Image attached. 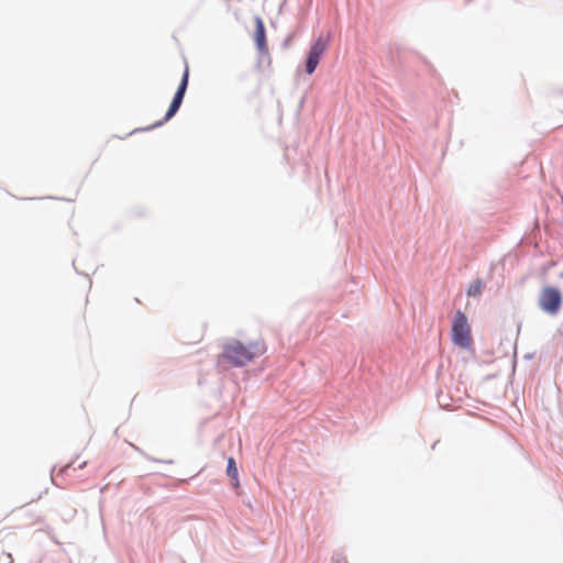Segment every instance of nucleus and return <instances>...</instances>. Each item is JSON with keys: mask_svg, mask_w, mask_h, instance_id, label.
Returning <instances> with one entry per match:
<instances>
[{"mask_svg": "<svg viewBox=\"0 0 563 563\" xmlns=\"http://www.w3.org/2000/svg\"><path fill=\"white\" fill-rule=\"evenodd\" d=\"M266 352V344L263 340H255L243 343L232 340L223 345L221 360L233 366H243Z\"/></svg>", "mask_w": 563, "mask_h": 563, "instance_id": "1", "label": "nucleus"}, {"mask_svg": "<svg viewBox=\"0 0 563 563\" xmlns=\"http://www.w3.org/2000/svg\"><path fill=\"white\" fill-rule=\"evenodd\" d=\"M329 45V37L319 36L313 45L311 46L307 60H306V71L311 75L319 65L320 58L323 53L327 51Z\"/></svg>", "mask_w": 563, "mask_h": 563, "instance_id": "4", "label": "nucleus"}, {"mask_svg": "<svg viewBox=\"0 0 563 563\" xmlns=\"http://www.w3.org/2000/svg\"><path fill=\"white\" fill-rule=\"evenodd\" d=\"M562 305V296L559 289L548 286L541 290L539 297V307L550 313L556 314Z\"/></svg>", "mask_w": 563, "mask_h": 563, "instance_id": "3", "label": "nucleus"}, {"mask_svg": "<svg viewBox=\"0 0 563 563\" xmlns=\"http://www.w3.org/2000/svg\"><path fill=\"white\" fill-rule=\"evenodd\" d=\"M73 467V464H68L64 467L63 472L68 473V471Z\"/></svg>", "mask_w": 563, "mask_h": 563, "instance_id": "9", "label": "nucleus"}, {"mask_svg": "<svg viewBox=\"0 0 563 563\" xmlns=\"http://www.w3.org/2000/svg\"><path fill=\"white\" fill-rule=\"evenodd\" d=\"M254 42L260 54L267 60V64L271 65L272 60L266 41L265 26L261 16L255 18Z\"/></svg>", "mask_w": 563, "mask_h": 563, "instance_id": "6", "label": "nucleus"}, {"mask_svg": "<svg viewBox=\"0 0 563 563\" xmlns=\"http://www.w3.org/2000/svg\"><path fill=\"white\" fill-rule=\"evenodd\" d=\"M86 464V462L79 463L78 466L82 467Z\"/></svg>", "mask_w": 563, "mask_h": 563, "instance_id": "10", "label": "nucleus"}, {"mask_svg": "<svg viewBox=\"0 0 563 563\" xmlns=\"http://www.w3.org/2000/svg\"><path fill=\"white\" fill-rule=\"evenodd\" d=\"M451 339L454 345L462 350L473 347V335L471 324L464 312L457 310L454 314L451 328Z\"/></svg>", "mask_w": 563, "mask_h": 563, "instance_id": "2", "label": "nucleus"}, {"mask_svg": "<svg viewBox=\"0 0 563 563\" xmlns=\"http://www.w3.org/2000/svg\"><path fill=\"white\" fill-rule=\"evenodd\" d=\"M188 79H189V67H188V65H186L183 77H181V81H180L179 87L174 96V99L165 114L164 121H168L178 111V109L183 102L187 86H188Z\"/></svg>", "mask_w": 563, "mask_h": 563, "instance_id": "5", "label": "nucleus"}, {"mask_svg": "<svg viewBox=\"0 0 563 563\" xmlns=\"http://www.w3.org/2000/svg\"><path fill=\"white\" fill-rule=\"evenodd\" d=\"M483 288H484V285H483L482 280L476 279L474 283H472L470 285V287L467 289V296H472V297L478 296L482 294Z\"/></svg>", "mask_w": 563, "mask_h": 563, "instance_id": "8", "label": "nucleus"}, {"mask_svg": "<svg viewBox=\"0 0 563 563\" xmlns=\"http://www.w3.org/2000/svg\"><path fill=\"white\" fill-rule=\"evenodd\" d=\"M227 474L232 479L233 486L239 487V471L236 467V463L233 457L228 459V467H227Z\"/></svg>", "mask_w": 563, "mask_h": 563, "instance_id": "7", "label": "nucleus"}]
</instances>
